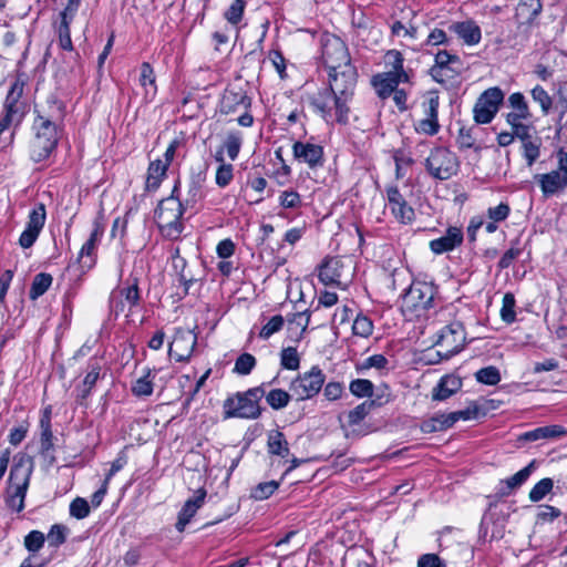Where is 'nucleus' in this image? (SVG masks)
Listing matches in <instances>:
<instances>
[{
    "label": "nucleus",
    "instance_id": "f257e3e1",
    "mask_svg": "<svg viewBox=\"0 0 567 567\" xmlns=\"http://www.w3.org/2000/svg\"><path fill=\"white\" fill-rule=\"evenodd\" d=\"M50 109L51 112L47 115L38 111L33 123L34 136L30 142L29 153L34 163L48 159L59 143L60 132L56 122L62 121L64 107L62 103L54 100Z\"/></svg>",
    "mask_w": 567,
    "mask_h": 567
},
{
    "label": "nucleus",
    "instance_id": "f03ea898",
    "mask_svg": "<svg viewBox=\"0 0 567 567\" xmlns=\"http://www.w3.org/2000/svg\"><path fill=\"white\" fill-rule=\"evenodd\" d=\"M358 73L352 64L328 72V87L333 93L334 117L338 124L346 125L349 122V102L354 93Z\"/></svg>",
    "mask_w": 567,
    "mask_h": 567
},
{
    "label": "nucleus",
    "instance_id": "7ed1b4c3",
    "mask_svg": "<svg viewBox=\"0 0 567 567\" xmlns=\"http://www.w3.org/2000/svg\"><path fill=\"white\" fill-rule=\"evenodd\" d=\"M189 212L181 202L179 181L173 187L171 195L159 200L154 220L163 237L177 239L184 230L182 217Z\"/></svg>",
    "mask_w": 567,
    "mask_h": 567
},
{
    "label": "nucleus",
    "instance_id": "20e7f679",
    "mask_svg": "<svg viewBox=\"0 0 567 567\" xmlns=\"http://www.w3.org/2000/svg\"><path fill=\"white\" fill-rule=\"evenodd\" d=\"M33 471V460L25 453H18L13 457V464L9 474V486L7 489V505L16 511L21 512L24 508V498Z\"/></svg>",
    "mask_w": 567,
    "mask_h": 567
},
{
    "label": "nucleus",
    "instance_id": "39448f33",
    "mask_svg": "<svg viewBox=\"0 0 567 567\" xmlns=\"http://www.w3.org/2000/svg\"><path fill=\"white\" fill-rule=\"evenodd\" d=\"M437 288L426 281H413L402 295L401 308L405 315L422 317L434 307Z\"/></svg>",
    "mask_w": 567,
    "mask_h": 567
},
{
    "label": "nucleus",
    "instance_id": "423d86ee",
    "mask_svg": "<svg viewBox=\"0 0 567 567\" xmlns=\"http://www.w3.org/2000/svg\"><path fill=\"white\" fill-rule=\"evenodd\" d=\"M264 385L251 388L246 392H238L224 401V414L226 419H257L261 414L259 401L265 395Z\"/></svg>",
    "mask_w": 567,
    "mask_h": 567
},
{
    "label": "nucleus",
    "instance_id": "0eeeda50",
    "mask_svg": "<svg viewBox=\"0 0 567 567\" xmlns=\"http://www.w3.org/2000/svg\"><path fill=\"white\" fill-rule=\"evenodd\" d=\"M424 165L427 174L437 181H447L456 175L460 169L458 157L444 146L431 150Z\"/></svg>",
    "mask_w": 567,
    "mask_h": 567
},
{
    "label": "nucleus",
    "instance_id": "6e6552de",
    "mask_svg": "<svg viewBox=\"0 0 567 567\" xmlns=\"http://www.w3.org/2000/svg\"><path fill=\"white\" fill-rule=\"evenodd\" d=\"M463 61L457 54L446 50L435 53L434 65L430 69L432 79L443 85H452L463 71Z\"/></svg>",
    "mask_w": 567,
    "mask_h": 567
},
{
    "label": "nucleus",
    "instance_id": "1a4fd4ad",
    "mask_svg": "<svg viewBox=\"0 0 567 567\" xmlns=\"http://www.w3.org/2000/svg\"><path fill=\"white\" fill-rule=\"evenodd\" d=\"M321 59L328 72L339 70L351 64V58L347 44L334 34L321 37Z\"/></svg>",
    "mask_w": 567,
    "mask_h": 567
},
{
    "label": "nucleus",
    "instance_id": "9d476101",
    "mask_svg": "<svg viewBox=\"0 0 567 567\" xmlns=\"http://www.w3.org/2000/svg\"><path fill=\"white\" fill-rule=\"evenodd\" d=\"M326 375L315 365L310 371L299 374L290 384V391L297 400L303 401L313 398L322 389Z\"/></svg>",
    "mask_w": 567,
    "mask_h": 567
},
{
    "label": "nucleus",
    "instance_id": "9b49d317",
    "mask_svg": "<svg viewBox=\"0 0 567 567\" xmlns=\"http://www.w3.org/2000/svg\"><path fill=\"white\" fill-rule=\"evenodd\" d=\"M504 100L503 91L495 86L484 91L474 106V120L477 124H487L493 121Z\"/></svg>",
    "mask_w": 567,
    "mask_h": 567
},
{
    "label": "nucleus",
    "instance_id": "f8f14e48",
    "mask_svg": "<svg viewBox=\"0 0 567 567\" xmlns=\"http://www.w3.org/2000/svg\"><path fill=\"white\" fill-rule=\"evenodd\" d=\"M466 340L465 329L461 321H452L436 333L435 344L441 347L446 355L458 353Z\"/></svg>",
    "mask_w": 567,
    "mask_h": 567
},
{
    "label": "nucleus",
    "instance_id": "ddd939ff",
    "mask_svg": "<svg viewBox=\"0 0 567 567\" xmlns=\"http://www.w3.org/2000/svg\"><path fill=\"white\" fill-rule=\"evenodd\" d=\"M197 344V336L188 329L177 328L168 347V354L177 362H186L190 359Z\"/></svg>",
    "mask_w": 567,
    "mask_h": 567
},
{
    "label": "nucleus",
    "instance_id": "4468645a",
    "mask_svg": "<svg viewBox=\"0 0 567 567\" xmlns=\"http://www.w3.org/2000/svg\"><path fill=\"white\" fill-rule=\"evenodd\" d=\"M47 219L45 205L38 203L31 209L25 229L22 231L19 238V245L27 249L33 246L37 241L42 228L44 227Z\"/></svg>",
    "mask_w": 567,
    "mask_h": 567
},
{
    "label": "nucleus",
    "instance_id": "2eb2a0df",
    "mask_svg": "<svg viewBox=\"0 0 567 567\" xmlns=\"http://www.w3.org/2000/svg\"><path fill=\"white\" fill-rule=\"evenodd\" d=\"M205 183L206 173L203 171L192 172L185 195L181 196L182 204L192 214H195L200 208V203L205 197Z\"/></svg>",
    "mask_w": 567,
    "mask_h": 567
},
{
    "label": "nucleus",
    "instance_id": "dca6fc26",
    "mask_svg": "<svg viewBox=\"0 0 567 567\" xmlns=\"http://www.w3.org/2000/svg\"><path fill=\"white\" fill-rule=\"evenodd\" d=\"M386 199L391 213L402 224H410L414 219V209L406 203L396 186L386 187Z\"/></svg>",
    "mask_w": 567,
    "mask_h": 567
},
{
    "label": "nucleus",
    "instance_id": "f3484780",
    "mask_svg": "<svg viewBox=\"0 0 567 567\" xmlns=\"http://www.w3.org/2000/svg\"><path fill=\"white\" fill-rule=\"evenodd\" d=\"M309 105L318 113L326 123L336 122L333 93L329 87L319 90L317 93L309 94L307 97Z\"/></svg>",
    "mask_w": 567,
    "mask_h": 567
},
{
    "label": "nucleus",
    "instance_id": "a211bd4d",
    "mask_svg": "<svg viewBox=\"0 0 567 567\" xmlns=\"http://www.w3.org/2000/svg\"><path fill=\"white\" fill-rule=\"evenodd\" d=\"M292 153L298 162L307 164L310 168L323 165V148L320 145L298 141L292 145Z\"/></svg>",
    "mask_w": 567,
    "mask_h": 567
},
{
    "label": "nucleus",
    "instance_id": "6ab92c4d",
    "mask_svg": "<svg viewBox=\"0 0 567 567\" xmlns=\"http://www.w3.org/2000/svg\"><path fill=\"white\" fill-rule=\"evenodd\" d=\"M250 104L251 100L245 90L241 87H227L220 100V112L224 114H230L240 107L247 110L250 107Z\"/></svg>",
    "mask_w": 567,
    "mask_h": 567
},
{
    "label": "nucleus",
    "instance_id": "aec40b11",
    "mask_svg": "<svg viewBox=\"0 0 567 567\" xmlns=\"http://www.w3.org/2000/svg\"><path fill=\"white\" fill-rule=\"evenodd\" d=\"M24 83L20 80H16L4 101V113L8 116L17 118V124H19L24 115V105L20 102V99L23 94Z\"/></svg>",
    "mask_w": 567,
    "mask_h": 567
},
{
    "label": "nucleus",
    "instance_id": "412c9836",
    "mask_svg": "<svg viewBox=\"0 0 567 567\" xmlns=\"http://www.w3.org/2000/svg\"><path fill=\"white\" fill-rule=\"evenodd\" d=\"M534 181L539 185L545 197H550L563 192L567 187V176L557 171L534 175Z\"/></svg>",
    "mask_w": 567,
    "mask_h": 567
},
{
    "label": "nucleus",
    "instance_id": "4be33fe9",
    "mask_svg": "<svg viewBox=\"0 0 567 567\" xmlns=\"http://www.w3.org/2000/svg\"><path fill=\"white\" fill-rule=\"evenodd\" d=\"M537 467L536 460L530 461L528 465L515 473L514 475L502 480L497 487V494L502 497L509 496L514 491L518 489Z\"/></svg>",
    "mask_w": 567,
    "mask_h": 567
},
{
    "label": "nucleus",
    "instance_id": "5701e85b",
    "mask_svg": "<svg viewBox=\"0 0 567 567\" xmlns=\"http://www.w3.org/2000/svg\"><path fill=\"white\" fill-rule=\"evenodd\" d=\"M343 262L339 257L326 258L319 267V280L324 286H340Z\"/></svg>",
    "mask_w": 567,
    "mask_h": 567
},
{
    "label": "nucleus",
    "instance_id": "b1692460",
    "mask_svg": "<svg viewBox=\"0 0 567 567\" xmlns=\"http://www.w3.org/2000/svg\"><path fill=\"white\" fill-rule=\"evenodd\" d=\"M463 243V231L458 227H449L446 233L436 239L430 241L431 250L441 255L447 251L453 250L458 247Z\"/></svg>",
    "mask_w": 567,
    "mask_h": 567
},
{
    "label": "nucleus",
    "instance_id": "393cba45",
    "mask_svg": "<svg viewBox=\"0 0 567 567\" xmlns=\"http://www.w3.org/2000/svg\"><path fill=\"white\" fill-rule=\"evenodd\" d=\"M87 372L83 381L75 388L76 402L83 404L84 401L91 395L93 388L97 380L101 378V365L97 361H91L87 365Z\"/></svg>",
    "mask_w": 567,
    "mask_h": 567
},
{
    "label": "nucleus",
    "instance_id": "a878e982",
    "mask_svg": "<svg viewBox=\"0 0 567 567\" xmlns=\"http://www.w3.org/2000/svg\"><path fill=\"white\" fill-rule=\"evenodd\" d=\"M206 497V491L203 488L197 489L196 494L187 499L178 513V519L175 525L178 532H183L186 525L194 517L196 512L203 506Z\"/></svg>",
    "mask_w": 567,
    "mask_h": 567
},
{
    "label": "nucleus",
    "instance_id": "bb28decb",
    "mask_svg": "<svg viewBox=\"0 0 567 567\" xmlns=\"http://www.w3.org/2000/svg\"><path fill=\"white\" fill-rule=\"evenodd\" d=\"M371 83L378 94L381 99H386L398 89L400 83L403 82V78L391 73V72H383L374 75L371 80Z\"/></svg>",
    "mask_w": 567,
    "mask_h": 567
},
{
    "label": "nucleus",
    "instance_id": "cd10ccee",
    "mask_svg": "<svg viewBox=\"0 0 567 567\" xmlns=\"http://www.w3.org/2000/svg\"><path fill=\"white\" fill-rule=\"evenodd\" d=\"M542 9L540 0H520L515 14L517 23L533 25Z\"/></svg>",
    "mask_w": 567,
    "mask_h": 567
},
{
    "label": "nucleus",
    "instance_id": "c85d7f7f",
    "mask_svg": "<svg viewBox=\"0 0 567 567\" xmlns=\"http://www.w3.org/2000/svg\"><path fill=\"white\" fill-rule=\"evenodd\" d=\"M462 388V380L455 375H444L433 388L432 400L445 401Z\"/></svg>",
    "mask_w": 567,
    "mask_h": 567
},
{
    "label": "nucleus",
    "instance_id": "c756f323",
    "mask_svg": "<svg viewBox=\"0 0 567 567\" xmlns=\"http://www.w3.org/2000/svg\"><path fill=\"white\" fill-rule=\"evenodd\" d=\"M567 434L561 425H547L525 432L519 436L520 441L535 442L539 440L557 439Z\"/></svg>",
    "mask_w": 567,
    "mask_h": 567
},
{
    "label": "nucleus",
    "instance_id": "7c9ffc66",
    "mask_svg": "<svg viewBox=\"0 0 567 567\" xmlns=\"http://www.w3.org/2000/svg\"><path fill=\"white\" fill-rule=\"evenodd\" d=\"M168 169V163H163L161 159H156L150 163L147 168V176L145 182L146 192H155L161 186L166 172Z\"/></svg>",
    "mask_w": 567,
    "mask_h": 567
},
{
    "label": "nucleus",
    "instance_id": "2f4dec72",
    "mask_svg": "<svg viewBox=\"0 0 567 567\" xmlns=\"http://www.w3.org/2000/svg\"><path fill=\"white\" fill-rule=\"evenodd\" d=\"M452 30L467 45H475L482 39L481 28L474 21L456 22L452 25Z\"/></svg>",
    "mask_w": 567,
    "mask_h": 567
},
{
    "label": "nucleus",
    "instance_id": "473e14b6",
    "mask_svg": "<svg viewBox=\"0 0 567 567\" xmlns=\"http://www.w3.org/2000/svg\"><path fill=\"white\" fill-rule=\"evenodd\" d=\"M140 85L145 90L144 99L147 101L153 100L157 92L156 76L154 69L148 62L141 64V73L138 79Z\"/></svg>",
    "mask_w": 567,
    "mask_h": 567
},
{
    "label": "nucleus",
    "instance_id": "72a5a7b5",
    "mask_svg": "<svg viewBox=\"0 0 567 567\" xmlns=\"http://www.w3.org/2000/svg\"><path fill=\"white\" fill-rule=\"evenodd\" d=\"M385 65L390 68L388 72L394 73L401 78H403V82H410V74L404 69V58L403 54L398 50H389L385 55Z\"/></svg>",
    "mask_w": 567,
    "mask_h": 567
},
{
    "label": "nucleus",
    "instance_id": "f704fd0d",
    "mask_svg": "<svg viewBox=\"0 0 567 567\" xmlns=\"http://www.w3.org/2000/svg\"><path fill=\"white\" fill-rule=\"evenodd\" d=\"M41 437H40V453L48 457L54 449L53 433L51 429V420L48 415H42L40 419Z\"/></svg>",
    "mask_w": 567,
    "mask_h": 567
},
{
    "label": "nucleus",
    "instance_id": "c9c22d12",
    "mask_svg": "<svg viewBox=\"0 0 567 567\" xmlns=\"http://www.w3.org/2000/svg\"><path fill=\"white\" fill-rule=\"evenodd\" d=\"M268 452L280 457H286L289 454L288 442L280 431H271L268 435Z\"/></svg>",
    "mask_w": 567,
    "mask_h": 567
},
{
    "label": "nucleus",
    "instance_id": "e433bc0d",
    "mask_svg": "<svg viewBox=\"0 0 567 567\" xmlns=\"http://www.w3.org/2000/svg\"><path fill=\"white\" fill-rule=\"evenodd\" d=\"M154 377L152 370L146 369L144 374L132 384V393L138 398L150 396L153 393Z\"/></svg>",
    "mask_w": 567,
    "mask_h": 567
},
{
    "label": "nucleus",
    "instance_id": "4c0bfd02",
    "mask_svg": "<svg viewBox=\"0 0 567 567\" xmlns=\"http://www.w3.org/2000/svg\"><path fill=\"white\" fill-rule=\"evenodd\" d=\"M243 145V133L240 131H230L227 133L223 143V148L226 151L230 161H235L240 152Z\"/></svg>",
    "mask_w": 567,
    "mask_h": 567
},
{
    "label": "nucleus",
    "instance_id": "58836bf2",
    "mask_svg": "<svg viewBox=\"0 0 567 567\" xmlns=\"http://www.w3.org/2000/svg\"><path fill=\"white\" fill-rule=\"evenodd\" d=\"M113 292L117 295V297L123 298V300L127 303L130 311L138 305L141 299L138 281L136 278L132 284L114 290Z\"/></svg>",
    "mask_w": 567,
    "mask_h": 567
},
{
    "label": "nucleus",
    "instance_id": "ea45409f",
    "mask_svg": "<svg viewBox=\"0 0 567 567\" xmlns=\"http://www.w3.org/2000/svg\"><path fill=\"white\" fill-rule=\"evenodd\" d=\"M52 280L53 279L50 274L40 272L35 275L29 292L30 298L35 300L44 295L52 285Z\"/></svg>",
    "mask_w": 567,
    "mask_h": 567
},
{
    "label": "nucleus",
    "instance_id": "a19ab883",
    "mask_svg": "<svg viewBox=\"0 0 567 567\" xmlns=\"http://www.w3.org/2000/svg\"><path fill=\"white\" fill-rule=\"evenodd\" d=\"M292 393L282 390V389H272L264 396L266 398V402L274 410H281L288 405L290 402Z\"/></svg>",
    "mask_w": 567,
    "mask_h": 567
},
{
    "label": "nucleus",
    "instance_id": "79ce46f5",
    "mask_svg": "<svg viewBox=\"0 0 567 567\" xmlns=\"http://www.w3.org/2000/svg\"><path fill=\"white\" fill-rule=\"evenodd\" d=\"M377 402L374 400H367L359 405H357L353 410H351L348 414V423L349 425L359 424L375 406Z\"/></svg>",
    "mask_w": 567,
    "mask_h": 567
},
{
    "label": "nucleus",
    "instance_id": "37998d69",
    "mask_svg": "<svg viewBox=\"0 0 567 567\" xmlns=\"http://www.w3.org/2000/svg\"><path fill=\"white\" fill-rule=\"evenodd\" d=\"M554 487V481L549 477H545L537 482L533 488L529 491L528 497L533 503L540 502L545 498Z\"/></svg>",
    "mask_w": 567,
    "mask_h": 567
},
{
    "label": "nucleus",
    "instance_id": "c03bdc74",
    "mask_svg": "<svg viewBox=\"0 0 567 567\" xmlns=\"http://www.w3.org/2000/svg\"><path fill=\"white\" fill-rule=\"evenodd\" d=\"M352 332L354 336L369 338L373 332L372 320L362 313H359L352 324Z\"/></svg>",
    "mask_w": 567,
    "mask_h": 567
},
{
    "label": "nucleus",
    "instance_id": "a18cd8bd",
    "mask_svg": "<svg viewBox=\"0 0 567 567\" xmlns=\"http://www.w3.org/2000/svg\"><path fill=\"white\" fill-rule=\"evenodd\" d=\"M73 20L60 18V22L56 25V31L59 34V44L63 50L72 51L73 44L71 40V31L70 25Z\"/></svg>",
    "mask_w": 567,
    "mask_h": 567
},
{
    "label": "nucleus",
    "instance_id": "49530a36",
    "mask_svg": "<svg viewBox=\"0 0 567 567\" xmlns=\"http://www.w3.org/2000/svg\"><path fill=\"white\" fill-rule=\"evenodd\" d=\"M350 392L357 398H371L374 385L368 379H355L349 385Z\"/></svg>",
    "mask_w": 567,
    "mask_h": 567
},
{
    "label": "nucleus",
    "instance_id": "de8ad7c7",
    "mask_svg": "<svg viewBox=\"0 0 567 567\" xmlns=\"http://www.w3.org/2000/svg\"><path fill=\"white\" fill-rule=\"evenodd\" d=\"M475 378L480 383L487 385H496L501 381L499 370L494 365L480 369L475 373Z\"/></svg>",
    "mask_w": 567,
    "mask_h": 567
},
{
    "label": "nucleus",
    "instance_id": "09e8293b",
    "mask_svg": "<svg viewBox=\"0 0 567 567\" xmlns=\"http://www.w3.org/2000/svg\"><path fill=\"white\" fill-rule=\"evenodd\" d=\"M515 297L513 293L507 292L503 297V305L501 308V318L506 323H513L516 319L515 312Z\"/></svg>",
    "mask_w": 567,
    "mask_h": 567
},
{
    "label": "nucleus",
    "instance_id": "8fccbe9b",
    "mask_svg": "<svg viewBox=\"0 0 567 567\" xmlns=\"http://www.w3.org/2000/svg\"><path fill=\"white\" fill-rule=\"evenodd\" d=\"M69 528L62 524H54L48 533V542L51 547H59L65 543Z\"/></svg>",
    "mask_w": 567,
    "mask_h": 567
},
{
    "label": "nucleus",
    "instance_id": "3c124183",
    "mask_svg": "<svg viewBox=\"0 0 567 567\" xmlns=\"http://www.w3.org/2000/svg\"><path fill=\"white\" fill-rule=\"evenodd\" d=\"M280 363L287 370H297L300 365L297 349L293 347L284 348L280 353Z\"/></svg>",
    "mask_w": 567,
    "mask_h": 567
},
{
    "label": "nucleus",
    "instance_id": "603ef678",
    "mask_svg": "<svg viewBox=\"0 0 567 567\" xmlns=\"http://www.w3.org/2000/svg\"><path fill=\"white\" fill-rule=\"evenodd\" d=\"M540 154V142L538 138L523 143V156L528 167H532Z\"/></svg>",
    "mask_w": 567,
    "mask_h": 567
},
{
    "label": "nucleus",
    "instance_id": "864d4df0",
    "mask_svg": "<svg viewBox=\"0 0 567 567\" xmlns=\"http://www.w3.org/2000/svg\"><path fill=\"white\" fill-rule=\"evenodd\" d=\"M389 365V360L383 354H373L364 359L361 363L357 364V371L363 372L371 368L377 370H384Z\"/></svg>",
    "mask_w": 567,
    "mask_h": 567
},
{
    "label": "nucleus",
    "instance_id": "5fc2aeb1",
    "mask_svg": "<svg viewBox=\"0 0 567 567\" xmlns=\"http://www.w3.org/2000/svg\"><path fill=\"white\" fill-rule=\"evenodd\" d=\"M530 93H532L533 100L540 105L543 114L547 115L549 113V111L551 110V105H553V100H551L550 95L540 85H536L532 90Z\"/></svg>",
    "mask_w": 567,
    "mask_h": 567
},
{
    "label": "nucleus",
    "instance_id": "6e6d98bb",
    "mask_svg": "<svg viewBox=\"0 0 567 567\" xmlns=\"http://www.w3.org/2000/svg\"><path fill=\"white\" fill-rule=\"evenodd\" d=\"M278 487H279V483L276 481L259 483L251 491V497L257 501L267 499L277 491Z\"/></svg>",
    "mask_w": 567,
    "mask_h": 567
},
{
    "label": "nucleus",
    "instance_id": "4d7b16f0",
    "mask_svg": "<svg viewBox=\"0 0 567 567\" xmlns=\"http://www.w3.org/2000/svg\"><path fill=\"white\" fill-rule=\"evenodd\" d=\"M256 365V358L250 353L240 354L234 367V372L240 375L249 374Z\"/></svg>",
    "mask_w": 567,
    "mask_h": 567
},
{
    "label": "nucleus",
    "instance_id": "13d9d810",
    "mask_svg": "<svg viewBox=\"0 0 567 567\" xmlns=\"http://www.w3.org/2000/svg\"><path fill=\"white\" fill-rule=\"evenodd\" d=\"M285 324V319L281 315L274 316L259 331V338L262 340L269 339L272 334L280 331Z\"/></svg>",
    "mask_w": 567,
    "mask_h": 567
},
{
    "label": "nucleus",
    "instance_id": "bf43d9fd",
    "mask_svg": "<svg viewBox=\"0 0 567 567\" xmlns=\"http://www.w3.org/2000/svg\"><path fill=\"white\" fill-rule=\"evenodd\" d=\"M476 131L477 127H465L462 126L458 131V135L456 138V142L460 146V148H472L475 145L476 142Z\"/></svg>",
    "mask_w": 567,
    "mask_h": 567
},
{
    "label": "nucleus",
    "instance_id": "052dcab7",
    "mask_svg": "<svg viewBox=\"0 0 567 567\" xmlns=\"http://www.w3.org/2000/svg\"><path fill=\"white\" fill-rule=\"evenodd\" d=\"M234 178V166L231 164L219 165L216 169L215 183L218 187H227Z\"/></svg>",
    "mask_w": 567,
    "mask_h": 567
},
{
    "label": "nucleus",
    "instance_id": "680f3d73",
    "mask_svg": "<svg viewBox=\"0 0 567 567\" xmlns=\"http://www.w3.org/2000/svg\"><path fill=\"white\" fill-rule=\"evenodd\" d=\"M69 511L72 517L83 519L90 515L89 502L83 497H76L71 502Z\"/></svg>",
    "mask_w": 567,
    "mask_h": 567
},
{
    "label": "nucleus",
    "instance_id": "e2e57ef3",
    "mask_svg": "<svg viewBox=\"0 0 567 567\" xmlns=\"http://www.w3.org/2000/svg\"><path fill=\"white\" fill-rule=\"evenodd\" d=\"M424 433H434L445 431L444 413H436L421 424Z\"/></svg>",
    "mask_w": 567,
    "mask_h": 567
},
{
    "label": "nucleus",
    "instance_id": "0e129e2a",
    "mask_svg": "<svg viewBox=\"0 0 567 567\" xmlns=\"http://www.w3.org/2000/svg\"><path fill=\"white\" fill-rule=\"evenodd\" d=\"M245 6L244 0H234L224 14L225 19L231 24L239 23L245 11Z\"/></svg>",
    "mask_w": 567,
    "mask_h": 567
},
{
    "label": "nucleus",
    "instance_id": "69168bd1",
    "mask_svg": "<svg viewBox=\"0 0 567 567\" xmlns=\"http://www.w3.org/2000/svg\"><path fill=\"white\" fill-rule=\"evenodd\" d=\"M104 230H105L104 210L100 209L96 217L94 218L93 229H92L90 238L87 240L92 241L95 245H99V243L104 234Z\"/></svg>",
    "mask_w": 567,
    "mask_h": 567
},
{
    "label": "nucleus",
    "instance_id": "338daca9",
    "mask_svg": "<svg viewBox=\"0 0 567 567\" xmlns=\"http://www.w3.org/2000/svg\"><path fill=\"white\" fill-rule=\"evenodd\" d=\"M45 542L44 534L39 530H32L24 537V546L30 553L39 551Z\"/></svg>",
    "mask_w": 567,
    "mask_h": 567
},
{
    "label": "nucleus",
    "instance_id": "774afa93",
    "mask_svg": "<svg viewBox=\"0 0 567 567\" xmlns=\"http://www.w3.org/2000/svg\"><path fill=\"white\" fill-rule=\"evenodd\" d=\"M97 245L92 241L86 240L80 252H79V261L82 264V267L91 268L94 264V251Z\"/></svg>",
    "mask_w": 567,
    "mask_h": 567
}]
</instances>
